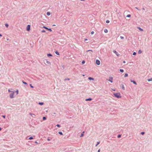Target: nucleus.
<instances>
[{
    "instance_id": "20",
    "label": "nucleus",
    "mask_w": 152,
    "mask_h": 152,
    "mask_svg": "<svg viewBox=\"0 0 152 152\" xmlns=\"http://www.w3.org/2000/svg\"><path fill=\"white\" fill-rule=\"evenodd\" d=\"M47 15L48 16L50 15V12H48L47 13Z\"/></svg>"
},
{
    "instance_id": "26",
    "label": "nucleus",
    "mask_w": 152,
    "mask_h": 152,
    "mask_svg": "<svg viewBox=\"0 0 152 152\" xmlns=\"http://www.w3.org/2000/svg\"><path fill=\"white\" fill-rule=\"evenodd\" d=\"M5 26L7 27H8L9 26L8 24L7 23L5 24Z\"/></svg>"
},
{
    "instance_id": "11",
    "label": "nucleus",
    "mask_w": 152,
    "mask_h": 152,
    "mask_svg": "<svg viewBox=\"0 0 152 152\" xmlns=\"http://www.w3.org/2000/svg\"><path fill=\"white\" fill-rule=\"evenodd\" d=\"M46 62L48 64H51L50 62V61H48L47 60L46 61Z\"/></svg>"
},
{
    "instance_id": "7",
    "label": "nucleus",
    "mask_w": 152,
    "mask_h": 152,
    "mask_svg": "<svg viewBox=\"0 0 152 152\" xmlns=\"http://www.w3.org/2000/svg\"><path fill=\"white\" fill-rule=\"evenodd\" d=\"M113 52L114 53H115L117 56H119V54H118V53L115 50H114L113 51Z\"/></svg>"
},
{
    "instance_id": "49",
    "label": "nucleus",
    "mask_w": 152,
    "mask_h": 152,
    "mask_svg": "<svg viewBox=\"0 0 152 152\" xmlns=\"http://www.w3.org/2000/svg\"><path fill=\"white\" fill-rule=\"evenodd\" d=\"M48 141H50V139H48Z\"/></svg>"
},
{
    "instance_id": "15",
    "label": "nucleus",
    "mask_w": 152,
    "mask_h": 152,
    "mask_svg": "<svg viewBox=\"0 0 152 152\" xmlns=\"http://www.w3.org/2000/svg\"><path fill=\"white\" fill-rule=\"evenodd\" d=\"M92 100V99L91 98H88L86 100V101H91Z\"/></svg>"
},
{
    "instance_id": "52",
    "label": "nucleus",
    "mask_w": 152,
    "mask_h": 152,
    "mask_svg": "<svg viewBox=\"0 0 152 152\" xmlns=\"http://www.w3.org/2000/svg\"><path fill=\"white\" fill-rule=\"evenodd\" d=\"M1 128H0V131H1Z\"/></svg>"
},
{
    "instance_id": "40",
    "label": "nucleus",
    "mask_w": 152,
    "mask_h": 152,
    "mask_svg": "<svg viewBox=\"0 0 152 152\" xmlns=\"http://www.w3.org/2000/svg\"><path fill=\"white\" fill-rule=\"evenodd\" d=\"M42 33H43V32H45V30H43L42 31Z\"/></svg>"
},
{
    "instance_id": "45",
    "label": "nucleus",
    "mask_w": 152,
    "mask_h": 152,
    "mask_svg": "<svg viewBox=\"0 0 152 152\" xmlns=\"http://www.w3.org/2000/svg\"><path fill=\"white\" fill-rule=\"evenodd\" d=\"M141 134H144V132H142L141 133Z\"/></svg>"
},
{
    "instance_id": "30",
    "label": "nucleus",
    "mask_w": 152,
    "mask_h": 152,
    "mask_svg": "<svg viewBox=\"0 0 152 152\" xmlns=\"http://www.w3.org/2000/svg\"><path fill=\"white\" fill-rule=\"evenodd\" d=\"M85 62L84 61H83L82 62V63L83 64H84L85 63Z\"/></svg>"
},
{
    "instance_id": "24",
    "label": "nucleus",
    "mask_w": 152,
    "mask_h": 152,
    "mask_svg": "<svg viewBox=\"0 0 152 152\" xmlns=\"http://www.w3.org/2000/svg\"><path fill=\"white\" fill-rule=\"evenodd\" d=\"M84 132H83V133H82V134H81V135H80V137H83V135H84L83 133H84Z\"/></svg>"
},
{
    "instance_id": "23",
    "label": "nucleus",
    "mask_w": 152,
    "mask_h": 152,
    "mask_svg": "<svg viewBox=\"0 0 152 152\" xmlns=\"http://www.w3.org/2000/svg\"><path fill=\"white\" fill-rule=\"evenodd\" d=\"M58 133L59 134H60V135H63V134L61 132H58Z\"/></svg>"
},
{
    "instance_id": "38",
    "label": "nucleus",
    "mask_w": 152,
    "mask_h": 152,
    "mask_svg": "<svg viewBox=\"0 0 152 152\" xmlns=\"http://www.w3.org/2000/svg\"><path fill=\"white\" fill-rule=\"evenodd\" d=\"M133 55H136V53L135 52H134V53H133Z\"/></svg>"
},
{
    "instance_id": "13",
    "label": "nucleus",
    "mask_w": 152,
    "mask_h": 152,
    "mask_svg": "<svg viewBox=\"0 0 152 152\" xmlns=\"http://www.w3.org/2000/svg\"><path fill=\"white\" fill-rule=\"evenodd\" d=\"M138 28L140 31H143V30L140 27H138Z\"/></svg>"
},
{
    "instance_id": "18",
    "label": "nucleus",
    "mask_w": 152,
    "mask_h": 152,
    "mask_svg": "<svg viewBox=\"0 0 152 152\" xmlns=\"http://www.w3.org/2000/svg\"><path fill=\"white\" fill-rule=\"evenodd\" d=\"M142 53V51H141L140 50H139L138 52V53L139 54H140L141 53Z\"/></svg>"
},
{
    "instance_id": "5",
    "label": "nucleus",
    "mask_w": 152,
    "mask_h": 152,
    "mask_svg": "<svg viewBox=\"0 0 152 152\" xmlns=\"http://www.w3.org/2000/svg\"><path fill=\"white\" fill-rule=\"evenodd\" d=\"M30 25H28L26 28V30L28 31H29L30 30Z\"/></svg>"
},
{
    "instance_id": "35",
    "label": "nucleus",
    "mask_w": 152,
    "mask_h": 152,
    "mask_svg": "<svg viewBox=\"0 0 152 152\" xmlns=\"http://www.w3.org/2000/svg\"><path fill=\"white\" fill-rule=\"evenodd\" d=\"M33 139V138L32 137H30L29 138V140H32Z\"/></svg>"
},
{
    "instance_id": "16",
    "label": "nucleus",
    "mask_w": 152,
    "mask_h": 152,
    "mask_svg": "<svg viewBox=\"0 0 152 152\" xmlns=\"http://www.w3.org/2000/svg\"><path fill=\"white\" fill-rule=\"evenodd\" d=\"M104 32L105 33H107L108 32V31H107V29H105L104 30Z\"/></svg>"
},
{
    "instance_id": "8",
    "label": "nucleus",
    "mask_w": 152,
    "mask_h": 152,
    "mask_svg": "<svg viewBox=\"0 0 152 152\" xmlns=\"http://www.w3.org/2000/svg\"><path fill=\"white\" fill-rule=\"evenodd\" d=\"M121 88L123 90H125V87L124 86V85L123 84H121Z\"/></svg>"
},
{
    "instance_id": "33",
    "label": "nucleus",
    "mask_w": 152,
    "mask_h": 152,
    "mask_svg": "<svg viewBox=\"0 0 152 152\" xmlns=\"http://www.w3.org/2000/svg\"><path fill=\"white\" fill-rule=\"evenodd\" d=\"M94 32L93 31H92L91 32V34H94Z\"/></svg>"
},
{
    "instance_id": "44",
    "label": "nucleus",
    "mask_w": 152,
    "mask_h": 152,
    "mask_svg": "<svg viewBox=\"0 0 152 152\" xmlns=\"http://www.w3.org/2000/svg\"><path fill=\"white\" fill-rule=\"evenodd\" d=\"M2 117H3L4 118H5V115H2Z\"/></svg>"
},
{
    "instance_id": "9",
    "label": "nucleus",
    "mask_w": 152,
    "mask_h": 152,
    "mask_svg": "<svg viewBox=\"0 0 152 152\" xmlns=\"http://www.w3.org/2000/svg\"><path fill=\"white\" fill-rule=\"evenodd\" d=\"M131 82L133 83H134V84H135V85H137V84L135 82V81L134 80H131Z\"/></svg>"
},
{
    "instance_id": "14",
    "label": "nucleus",
    "mask_w": 152,
    "mask_h": 152,
    "mask_svg": "<svg viewBox=\"0 0 152 152\" xmlns=\"http://www.w3.org/2000/svg\"><path fill=\"white\" fill-rule=\"evenodd\" d=\"M29 114L30 115H31V116L33 117H34V116H35V115H34V114L33 115L31 113H30Z\"/></svg>"
},
{
    "instance_id": "51",
    "label": "nucleus",
    "mask_w": 152,
    "mask_h": 152,
    "mask_svg": "<svg viewBox=\"0 0 152 152\" xmlns=\"http://www.w3.org/2000/svg\"><path fill=\"white\" fill-rule=\"evenodd\" d=\"M123 63H125V61H123Z\"/></svg>"
},
{
    "instance_id": "37",
    "label": "nucleus",
    "mask_w": 152,
    "mask_h": 152,
    "mask_svg": "<svg viewBox=\"0 0 152 152\" xmlns=\"http://www.w3.org/2000/svg\"><path fill=\"white\" fill-rule=\"evenodd\" d=\"M99 144V142H97V144L96 145V146H97V145Z\"/></svg>"
},
{
    "instance_id": "27",
    "label": "nucleus",
    "mask_w": 152,
    "mask_h": 152,
    "mask_svg": "<svg viewBox=\"0 0 152 152\" xmlns=\"http://www.w3.org/2000/svg\"><path fill=\"white\" fill-rule=\"evenodd\" d=\"M120 71L121 72H124V70L123 69H120Z\"/></svg>"
},
{
    "instance_id": "34",
    "label": "nucleus",
    "mask_w": 152,
    "mask_h": 152,
    "mask_svg": "<svg viewBox=\"0 0 152 152\" xmlns=\"http://www.w3.org/2000/svg\"><path fill=\"white\" fill-rule=\"evenodd\" d=\"M16 92L17 94H18V90H17L16 91Z\"/></svg>"
},
{
    "instance_id": "25",
    "label": "nucleus",
    "mask_w": 152,
    "mask_h": 152,
    "mask_svg": "<svg viewBox=\"0 0 152 152\" xmlns=\"http://www.w3.org/2000/svg\"><path fill=\"white\" fill-rule=\"evenodd\" d=\"M43 102H39V104H40V105H43Z\"/></svg>"
},
{
    "instance_id": "6",
    "label": "nucleus",
    "mask_w": 152,
    "mask_h": 152,
    "mask_svg": "<svg viewBox=\"0 0 152 152\" xmlns=\"http://www.w3.org/2000/svg\"><path fill=\"white\" fill-rule=\"evenodd\" d=\"M96 63L98 65H99L100 64V61L99 60H97L96 61Z\"/></svg>"
},
{
    "instance_id": "43",
    "label": "nucleus",
    "mask_w": 152,
    "mask_h": 152,
    "mask_svg": "<svg viewBox=\"0 0 152 152\" xmlns=\"http://www.w3.org/2000/svg\"><path fill=\"white\" fill-rule=\"evenodd\" d=\"M9 92H12V91H11L10 89H9L8 90Z\"/></svg>"
},
{
    "instance_id": "42",
    "label": "nucleus",
    "mask_w": 152,
    "mask_h": 152,
    "mask_svg": "<svg viewBox=\"0 0 152 152\" xmlns=\"http://www.w3.org/2000/svg\"><path fill=\"white\" fill-rule=\"evenodd\" d=\"M121 137V135H118V138H120V137Z\"/></svg>"
},
{
    "instance_id": "28",
    "label": "nucleus",
    "mask_w": 152,
    "mask_h": 152,
    "mask_svg": "<svg viewBox=\"0 0 152 152\" xmlns=\"http://www.w3.org/2000/svg\"><path fill=\"white\" fill-rule=\"evenodd\" d=\"M131 17V15H128L127 16H126V17Z\"/></svg>"
},
{
    "instance_id": "47",
    "label": "nucleus",
    "mask_w": 152,
    "mask_h": 152,
    "mask_svg": "<svg viewBox=\"0 0 152 152\" xmlns=\"http://www.w3.org/2000/svg\"><path fill=\"white\" fill-rule=\"evenodd\" d=\"M35 143L36 144H38V142L37 141H35Z\"/></svg>"
},
{
    "instance_id": "48",
    "label": "nucleus",
    "mask_w": 152,
    "mask_h": 152,
    "mask_svg": "<svg viewBox=\"0 0 152 152\" xmlns=\"http://www.w3.org/2000/svg\"><path fill=\"white\" fill-rule=\"evenodd\" d=\"M98 152H100V149H99L98 151Z\"/></svg>"
},
{
    "instance_id": "53",
    "label": "nucleus",
    "mask_w": 152,
    "mask_h": 152,
    "mask_svg": "<svg viewBox=\"0 0 152 152\" xmlns=\"http://www.w3.org/2000/svg\"><path fill=\"white\" fill-rule=\"evenodd\" d=\"M90 54H92V53H90Z\"/></svg>"
},
{
    "instance_id": "17",
    "label": "nucleus",
    "mask_w": 152,
    "mask_h": 152,
    "mask_svg": "<svg viewBox=\"0 0 152 152\" xmlns=\"http://www.w3.org/2000/svg\"><path fill=\"white\" fill-rule=\"evenodd\" d=\"M128 76V74L127 73H125V74L124 77H127Z\"/></svg>"
},
{
    "instance_id": "12",
    "label": "nucleus",
    "mask_w": 152,
    "mask_h": 152,
    "mask_svg": "<svg viewBox=\"0 0 152 152\" xmlns=\"http://www.w3.org/2000/svg\"><path fill=\"white\" fill-rule=\"evenodd\" d=\"M47 56H48V57H49V56H52V54H47Z\"/></svg>"
},
{
    "instance_id": "1",
    "label": "nucleus",
    "mask_w": 152,
    "mask_h": 152,
    "mask_svg": "<svg viewBox=\"0 0 152 152\" xmlns=\"http://www.w3.org/2000/svg\"><path fill=\"white\" fill-rule=\"evenodd\" d=\"M113 94L115 97L118 98H120L121 97V96L120 95L121 94L119 93H114Z\"/></svg>"
},
{
    "instance_id": "31",
    "label": "nucleus",
    "mask_w": 152,
    "mask_h": 152,
    "mask_svg": "<svg viewBox=\"0 0 152 152\" xmlns=\"http://www.w3.org/2000/svg\"><path fill=\"white\" fill-rule=\"evenodd\" d=\"M110 22V21L109 20H107L106 21V23H109Z\"/></svg>"
},
{
    "instance_id": "46",
    "label": "nucleus",
    "mask_w": 152,
    "mask_h": 152,
    "mask_svg": "<svg viewBox=\"0 0 152 152\" xmlns=\"http://www.w3.org/2000/svg\"><path fill=\"white\" fill-rule=\"evenodd\" d=\"M87 40H88V39H86H86H85V41H87Z\"/></svg>"
},
{
    "instance_id": "41",
    "label": "nucleus",
    "mask_w": 152,
    "mask_h": 152,
    "mask_svg": "<svg viewBox=\"0 0 152 152\" xmlns=\"http://www.w3.org/2000/svg\"><path fill=\"white\" fill-rule=\"evenodd\" d=\"M56 126L58 127H60V126L59 124H57V125H56Z\"/></svg>"
},
{
    "instance_id": "22",
    "label": "nucleus",
    "mask_w": 152,
    "mask_h": 152,
    "mask_svg": "<svg viewBox=\"0 0 152 152\" xmlns=\"http://www.w3.org/2000/svg\"><path fill=\"white\" fill-rule=\"evenodd\" d=\"M89 51H91V52H93V51L92 50H87L86 51V52H89Z\"/></svg>"
},
{
    "instance_id": "39",
    "label": "nucleus",
    "mask_w": 152,
    "mask_h": 152,
    "mask_svg": "<svg viewBox=\"0 0 152 152\" xmlns=\"http://www.w3.org/2000/svg\"><path fill=\"white\" fill-rule=\"evenodd\" d=\"M30 87L31 88H33V86L31 85V84H30Z\"/></svg>"
},
{
    "instance_id": "4",
    "label": "nucleus",
    "mask_w": 152,
    "mask_h": 152,
    "mask_svg": "<svg viewBox=\"0 0 152 152\" xmlns=\"http://www.w3.org/2000/svg\"><path fill=\"white\" fill-rule=\"evenodd\" d=\"M43 28H45V29H46L50 31H52L51 29L48 28H47L45 26H43Z\"/></svg>"
},
{
    "instance_id": "32",
    "label": "nucleus",
    "mask_w": 152,
    "mask_h": 152,
    "mask_svg": "<svg viewBox=\"0 0 152 152\" xmlns=\"http://www.w3.org/2000/svg\"><path fill=\"white\" fill-rule=\"evenodd\" d=\"M22 82L25 84H26V85L27 84V83L26 82L23 81Z\"/></svg>"
},
{
    "instance_id": "2",
    "label": "nucleus",
    "mask_w": 152,
    "mask_h": 152,
    "mask_svg": "<svg viewBox=\"0 0 152 152\" xmlns=\"http://www.w3.org/2000/svg\"><path fill=\"white\" fill-rule=\"evenodd\" d=\"M14 92L12 91V93L10 94V97L11 98H13L14 97Z\"/></svg>"
},
{
    "instance_id": "19",
    "label": "nucleus",
    "mask_w": 152,
    "mask_h": 152,
    "mask_svg": "<svg viewBox=\"0 0 152 152\" xmlns=\"http://www.w3.org/2000/svg\"><path fill=\"white\" fill-rule=\"evenodd\" d=\"M55 53L57 55H59V53L57 51H56L55 52Z\"/></svg>"
},
{
    "instance_id": "50",
    "label": "nucleus",
    "mask_w": 152,
    "mask_h": 152,
    "mask_svg": "<svg viewBox=\"0 0 152 152\" xmlns=\"http://www.w3.org/2000/svg\"><path fill=\"white\" fill-rule=\"evenodd\" d=\"M2 35L1 34H0V36H2Z\"/></svg>"
},
{
    "instance_id": "10",
    "label": "nucleus",
    "mask_w": 152,
    "mask_h": 152,
    "mask_svg": "<svg viewBox=\"0 0 152 152\" xmlns=\"http://www.w3.org/2000/svg\"><path fill=\"white\" fill-rule=\"evenodd\" d=\"M88 79L89 80H94V79L93 78L90 77H89L88 78Z\"/></svg>"
},
{
    "instance_id": "36",
    "label": "nucleus",
    "mask_w": 152,
    "mask_h": 152,
    "mask_svg": "<svg viewBox=\"0 0 152 152\" xmlns=\"http://www.w3.org/2000/svg\"><path fill=\"white\" fill-rule=\"evenodd\" d=\"M120 38L122 39H124V37L122 36H120Z\"/></svg>"
},
{
    "instance_id": "3",
    "label": "nucleus",
    "mask_w": 152,
    "mask_h": 152,
    "mask_svg": "<svg viewBox=\"0 0 152 152\" xmlns=\"http://www.w3.org/2000/svg\"><path fill=\"white\" fill-rule=\"evenodd\" d=\"M108 81L111 83H112L113 82V77H109Z\"/></svg>"
},
{
    "instance_id": "21",
    "label": "nucleus",
    "mask_w": 152,
    "mask_h": 152,
    "mask_svg": "<svg viewBox=\"0 0 152 152\" xmlns=\"http://www.w3.org/2000/svg\"><path fill=\"white\" fill-rule=\"evenodd\" d=\"M148 81H152V78H151V79H148Z\"/></svg>"
},
{
    "instance_id": "29",
    "label": "nucleus",
    "mask_w": 152,
    "mask_h": 152,
    "mask_svg": "<svg viewBox=\"0 0 152 152\" xmlns=\"http://www.w3.org/2000/svg\"><path fill=\"white\" fill-rule=\"evenodd\" d=\"M43 120H45L46 119V118L45 117H44L43 118Z\"/></svg>"
}]
</instances>
